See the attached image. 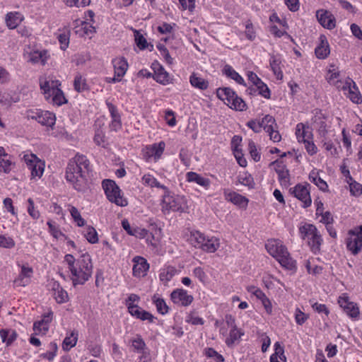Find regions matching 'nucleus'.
Returning a JSON list of instances; mask_svg holds the SVG:
<instances>
[{"label":"nucleus","mask_w":362,"mask_h":362,"mask_svg":"<svg viewBox=\"0 0 362 362\" xmlns=\"http://www.w3.org/2000/svg\"><path fill=\"white\" fill-rule=\"evenodd\" d=\"M91 172L90 160L85 155L77 153L69 160L65 177L76 190L83 192L88 187V179Z\"/></svg>","instance_id":"obj_1"},{"label":"nucleus","mask_w":362,"mask_h":362,"mask_svg":"<svg viewBox=\"0 0 362 362\" xmlns=\"http://www.w3.org/2000/svg\"><path fill=\"white\" fill-rule=\"evenodd\" d=\"M64 261L68 264L74 286L85 284L91 276L93 264L88 253L81 255L77 259L72 255L67 254L64 257Z\"/></svg>","instance_id":"obj_2"},{"label":"nucleus","mask_w":362,"mask_h":362,"mask_svg":"<svg viewBox=\"0 0 362 362\" xmlns=\"http://www.w3.org/2000/svg\"><path fill=\"white\" fill-rule=\"evenodd\" d=\"M62 83L52 76H41L39 86L45 99L53 105L61 106L68 103L64 92L60 88Z\"/></svg>","instance_id":"obj_3"},{"label":"nucleus","mask_w":362,"mask_h":362,"mask_svg":"<svg viewBox=\"0 0 362 362\" xmlns=\"http://www.w3.org/2000/svg\"><path fill=\"white\" fill-rule=\"evenodd\" d=\"M163 191L160 207L164 214H169L171 212L182 214L188 211V200L185 196L174 193L168 187H163Z\"/></svg>","instance_id":"obj_4"},{"label":"nucleus","mask_w":362,"mask_h":362,"mask_svg":"<svg viewBox=\"0 0 362 362\" xmlns=\"http://www.w3.org/2000/svg\"><path fill=\"white\" fill-rule=\"evenodd\" d=\"M265 247L268 253L275 258L281 267L288 270L296 269V261L291 258L286 247L280 240H268Z\"/></svg>","instance_id":"obj_5"},{"label":"nucleus","mask_w":362,"mask_h":362,"mask_svg":"<svg viewBox=\"0 0 362 362\" xmlns=\"http://www.w3.org/2000/svg\"><path fill=\"white\" fill-rule=\"evenodd\" d=\"M300 239L307 244L311 252L315 254L320 251L323 238L320 230L312 223H301L298 226Z\"/></svg>","instance_id":"obj_6"},{"label":"nucleus","mask_w":362,"mask_h":362,"mask_svg":"<svg viewBox=\"0 0 362 362\" xmlns=\"http://www.w3.org/2000/svg\"><path fill=\"white\" fill-rule=\"evenodd\" d=\"M140 297L137 294L131 293L125 300V305L129 314L142 321L147 320L149 322H153L156 317L149 312L143 310L139 306Z\"/></svg>","instance_id":"obj_7"},{"label":"nucleus","mask_w":362,"mask_h":362,"mask_svg":"<svg viewBox=\"0 0 362 362\" xmlns=\"http://www.w3.org/2000/svg\"><path fill=\"white\" fill-rule=\"evenodd\" d=\"M345 243L347 250L352 255H356L360 252L362 249V225L348 231Z\"/></svg>","instance_id":"obj_8"},{"label":"nucleus","mask_w":362,"mask_h":362,"mask_svg":"<svg viewBox=\"0 0 362 362\" xmlns=\"http://www.w3.org/2000/svg\"><path fill=\"white\" fill-rule=\"evenodd\" d=\"M28 168L30 170L32 178L41 177L45 170V163L33 153H25L23 158Z\"/></svg>","instance_id":"obj_9"},{"label":"nucleus","mask_w":362,"mask_h":362,"mask_svg":"<svg viewBox=\"0 0 362 362\" xmlns=\"http://www.w3.org/2000/svg\"><path fill=\"white\" fill-rule=\"evenodd\" d=\"M291 194L301 202L303 208L309 207L312 204L310 197V185L309 184H298L290 189Z\"/></svg>","instance_id":"obj_10"},{"label":"nucleus","mask_w":362,"mask_h":362,"mask_svg":"<svg viewBox=\"0 0 362 362\" xmlns=\"http://www.w3.org/2000/svg\"><path fill=\"white\" fill-rule=\"evenodd\" d=\"M338 304L346 313V314L352 319L356 320L360 315L359 308L357 303L351 301L346 293H342L338 298Z\"/></svg>","instance_id":"obj_11"},{"label":"nucleus","mask_w":362,"mask_h":362,"mask_svg":"<svg viewBox=\"0 0 362 362\" xmlns=\"http://www.w3.org/2000/svg\"><path fill=\"white\" fill-rule=\"evenodd\" d=\"M165 148V144L164 141L154 143L146 146L143 148V155L147 161L157 162L160 159Z\"/></svg>","instance_id":"obj_12"},{"label":"nucleus","mask_w":362,"mask_h":362,"mask_svg":"<svg viewBox=\"0 0 362 362\" xmlns=\"http://www.w3.org/2000/svg\"><path fill=\"white\" fill-rule=\"evenodd\" d=\"M344 91L350 100L356 104L362 103V95L356 83L349 77L345 78L344 86L340 89Z\"/></svg>","instance_id":"obj_13"},{"label":"nucleus","mask_w":362,"mask_h":362,"mask_svg":"<svg viewBox=\"0 0 362 362\" xmlns=\"http://www.w3.org/2000/svg\"><path fill=\"white\" fill-rule=\"evenodd\" d=\"M170 300L177 305L188 307L194 300V297L183 288H176L170 293Z\"/></svg>","instance_id":"obj_14"},{"label":"nucleus","mask_w":362,"mask_h":362,"mask_svg":"<svg viewBox=\"0 0 362 362\" xmlns=\"http://www.w3.org/2000/svg\"><path fill=\"white\" fill-rule=\"evenodd\" d=\"M223 196L226 201L231 202L240 209H245L247 207L249 199L240 194L229 189H225Z\"/></svg>","instance_id":"obj_15"},{"label":"nucleus","mask_w":362,"mask_h":362,"mask_svg":"<svg viewBox=\"0 0 362 362\" xmlns=\"http://www.w3.org/2000/svg\"><path fill=\"white\" fill-rule=\"evenodd\" d=\"M132 262L133 276L136 278H141L145 276L149 269V264L148 263L147 260L143 257L136 256L133 258Z\"/></svg>","instance_id":"obj_16"},{"label":"nucleus","mask_w":362,"mask_h":362,"mask_svg":"<svg viewBox=\"0 0 362 362\" xmlns=\"http://www.w3.org/2000/svg\"><path fill=\"white\" fill-rule=\"evenodd\" d=\"M316 17L320 25L328 30H332L336 26V20L334 15L325 9L317 10Z\"/></svg>","instance_id":"obj_17"},{"label":"nucleus","mask_w":362,"mask_h":362,"mask_svg":"<svg viewBox=\"0 0 362 362\" xmlns=\"http://www.w3.org/2000/svg\"><path fill=\"white\" fill-rule=\"evenodd\" d=\"M12 156L7 153L4 147L0 146V172L8 174L15 168L16 163Z\"/></svg>","instance_id":"obj_18"},{"label":"nucleus","mask_w":362,"mask_h":362,"mask_svg":"<svg viewBox=\"0 0 362 362\" xmlns=\"http://www.w3.org/2000/svg\"><path fill=\"white\" fill-rule=\"evenodd\" d=\"M272 165L278 175V180L280 185L285 187H288L290 185V175L288 169L282 162H273Z\"/></svg>","instance_id":"obj_19"},{"label":"nucleus","mask_w":362,"mask_h":362,"mask_svg":"<svg viewBox=\"0 0 362 362\" xmlns=\"http://www.w3.org/2000/svg\"><path fill=\"white\" fill-rule=\"evenodd\" d=\"M185 178L187 182L196 183L205 190H208L211 187V180L196 172H187L185 175Z\"/></svg>","instance_id":"obj_20"},{"label":"nucleus","mask_w":362,"mask_h":362,"mask_svg":"<svg viewBox=\"0 0 362 362\" xmlns=\"http://www.w3.org/2000/svg\"><path fill=\"white\" fill-rule=\"evenodd\" d=\"M326 78L329 84L334 86L339 90L344 86V83H345V79L340 78V72L334 65H330Z\"/></svg>","instance_id":"obj_21"},{"label":"nucleus","mask_w":362,"mask_h":362,"mask_svg":"<svg viewBox=\"0 0 362 362\" xmlns=\"http://www.w3.org/2000/svg\"><path fill=\"white\" fill-rule=\"evenodd\" d=\"M154 74L153 78L154 80L162 84L168 85L170 83V78L169 74L165 70V69L158 63H154L152 64Z\"/></svg>","instance_id":"obj_22"},{"label":"nucleus","mask_w":362,"mask_h":362,"mask_svg":"<svg viewBox=\"0 0 362 362\" xmlns=\"http://www.w3.org/2000/svg\"><path fill=\"white\" fill-rule=\"evenodd\" d=\"M33 269L32 267L22 265L21 271L19 275L13 281L14 285L16 286H27L30 281V278L33 275Z\"/></svg>","instance_id":"obj_23"},{"label":"nucleus","mask_w":362,"mask_h":362,"mask_svg":"<svg viewBox=\"0 0 362 362\" xmlns=\"http://www.w3.org/2000/svg\"><path fill=\"white\" fill-rule=\"evenodd\" d=\"M50 286L52 295L57 303H64L69 300L67 292L61 286L58 281H52Z\"/></svg>","instance_id":"obj_24"},{"label":"nucleus","mask_w":362,"mask_h":362,"mask_svg":"<svg viewBox=\"0 0 362 362\" xmlns=\"http://www.w3.org/2000/svg\"><path fill=\"white\" fill-rule=\"evenodd\" d=\"M128 68L129 64L124 57L115 59V82L122 81Z\"/></svg>","instance_id":"obj_25"},{"label":"nucleus","mask_w":362,"mask_h":362,"mask_svg":"<svg viewBox=\"0 0 362 362\" xmlns=\"http://www.w3.org/2000/svg\"><path fill=\"white\" fill-rule=\"evenodd\" d=\"M296 136L298 142L313 139L312 129L308 124L298 123L296 127Z\"/></svg>","instance_id":"obj_26"},{"label":"nucleus","mask_w":362,"mask_h":362,"mask_svg":"<svg viewBox=\"0 0 362 362\" xmlns=\"http://www.w3.org/2000/svg\"><path fill=\"white\" fill-rule=\"evenodd\" d=\"M24 20V16L18 11H11L6 13L5 22L9 29L17 28Z\"/></svg>","instance_id":"obj_27"},{"label":"nucleus","mask_w":362,"mask_h":362,"mask_svg":"<svg viewBox=\"0 0 362 362\" xmlns=\"http://www.w3.org/2000/svg\"><path fill=\"white\" fill-rule=\"evenodd\" d=\"M202 250L207 253H214L220 247V240L213 235H205Z\"/></svg>","instance_id":"obj_28"},{"label":"nucleus","mask_w":362,"mask_h":362,"mask_svg":"<svg viewBox=\"0 0 362 362\" xmlns=\"http://www.w3.org/2000/svg\"><path fill=\"white\" fill-rule=\"evenodd\" d=\"M319 40L320 44L316 47L315 52L318 59H324L330 53L329 45L325 35H320Z\"/></svg>","instance_id":"obj_29"},{"label":"nucleus","mask_w":362,"mask_h":362,"mask_svg":"<svg viewBox=\"0 0 362 362\" xmlns=\"http://www.w3.org/2000/svg\"><path fill=\"white\" fill-rule=\"evenodd\" d=\"M49 58V52L47 49L33 50L29 54V62L32 64H41L45 65Z\"/></svg>","instance_id":"obj_30"},{"label":"nucleus","mask_w":362,"mask_h":362,"mask_svg":"<svg viewBox=\"0 0 362 362\" xmlns=\"http://www.w3.org/2000/svg\"><path fill=\"white\" fill-rule=\"evenodd\" d=\"M281 57L279 54H271L269 57V65L276 79L283 78V72L281 68Z\"/></svg>","instance_id":"obj_31"},{"label":"nucleus","mask_w":362,"mask_h":362,"mask_svg":"<svg viewBox=\"0 0 362 362\" xmlns=\"http://www.w3.org/2000/svg\"><path fill=\"white\" fill-rule=\"evenodd\" d=\"M243 335L244 332L241 329L234 327L230 329L229 334L226 337L225 343L228 346H233L240 341Z\"/></svg>","instance_id":"obj_32"},{"label":"nucleus","mask_w":362,"mask_h":362,"mask_svg":"<svg viewBox=\"0 0 362 362\" xmlns=\"http://www.w3.org/2000/svg\"><path fill=\"white\" fill-rule=\"evenodd\" d=\"M190 85L197 89L200 90H206L209 88V81L202 77L199 74L192 73L189 76Z\"/></svg>","instance_id":"obj_33"},{"label":"nucleus","mask_w":362,"mask_h":362,"mask_svg":"<svg viewBox=\"0 0 362 362\" xmlns=\"http://www.w3.org/2000/svg\"><path fill=\"white\" fill-rule=\"evenodd\" d=\"M36 121L43 126L52 127L56 122L55 115L49 111H40Z\"/></svg>","instance_id":"obj_34"},{"label":"nucleus","mask_w":362,"mask_h":362,"mask_svg":"<svg viewBox=\"0 0 362 362\" xmlns=\"http://www.w3.org/2000/svg\"><path fill=\"white\" fill-rule=\"evenodd\" d=\"M205 234L199 230H192L189 233L188 241L191 245L197 249L202 250Z\"/></svg>","instance_id":"obj_35"},{"label":"nucleus","mask_w":362,"mask_h":362,"mask_svg":"<svg viewBox=\"0 0 362 362\" xmlns=\"http://www.w3.org/2000/svg\"><path fill=\"white\" fill-rule=\"evenodd\" d=\"M235 93L233 89L226 87L219 88L216 90L217 98L222 100L227 106L231 103Z\"/></svg>","instance_id":"obj_36"},{"label":"nucleus","mask_w":362,"mask_h":362,"mask_svg":"<svg viewBox=\"0 0 362 362\" xmlns=\"http://www.w3.org/2000/svg\"><path fill=\"white\" fill-rule=\"evenodd\" d=\"M309 180L321 191L326 192L328 190V185L320 177L318 170L314 168L310 171L309 174Z\"/></svg>","instance_id":"obj_37"},{"label":"nucleus","mask_w":362,"mask_h":362,"mask_svg":"<svg viewBox=\"0 0 362 362\" xmlns=\"http://www.w3.org/2000/svg\"><path fill=\"white\" fill-rule=\"evenodd\" d=\"M274 353L270 356V362H287L286 357L284 354V348L280 342L276 341L274 345Z\"/></svg>","instance_id":"obj_38"},{"label":"nucleus","mask_w":362,"mask_h":362,"mask_svg":"<svg viewBox=\"0 0 362 362\" xmlns=\"http://www.w3.org/2000/svg\"><path fill=\"white\" fill-rule=\"evenodd\" d=\"M223 73L237 83L245 86L243 78L230 65H225L223 69Z\"/></svg>","instance_id":"obj_39"},{"label":"nucleus","mask_w":362,"mask_h":362,"mask_svg":"<svg viewBox=\"0 0 362 362\" xmlns=\"http://www.w3.org/2000/svg\"><path fill=\"white\" fill-rule=\"evenodd\" d=\"M18 334L12 329H2L0 330V337L7 346H11L17 339Z\"/></svg>","instance_id":"obj_40"},{"label":"nucleus","mask_w":362,"mask_h":362,"mask_svg":"<svg viewBox=\"0 0 362 362\" xmlns=\"http://www.w3.org/2000/svg\"><path fill=\"white\" fill-rule=\"evenodd\" d=\"M177 274V269L172 266L164 267L160 270L159 279L164 284H168Z\"/></svg>","instance_id":"obj_41"},{"label":"nucleus","mask_w":362,"mask_h":362,"mask_svg":"<svg viewBox=\"0 0 362 362\" xmlns=\"http://www.w3.org/2000/svg\"><path fill=\"white\" fill-rule=\"evenodd\" d=\"M152 302L156 308L157 312L162 315H166L169 311V308L166 304L165 300L160 298L158 295H153L152 297Z\"/></svg>","instance_id":"obj_42"},{"label":"nucleus","mask_w":362,"mask_h":362,"mask_svg":"<svg viewBox=\"0 0 362 362\" xmlns=\"http://www.w3.org/2000/svg\"><path fill=\"white\" fill-rule=\"evenodd\" d=\"M82 37H91L92 35L95 33V28L90 22L83 21L81 26L76 30Z\"/></svg>","instance_id":"obj_43"},{"label":"nucleus","mask_w":362,"mask_h":362,"mask_svg":"<svg viewBox=\"0 0 362 362\" xmlns=\"http://www.w3.org/2000/svg\"><path fill=\"white\" fill-rule=\"evenodd\" d=\"M141 182L144 185L151 188L157 187L163 190V187H166V186L161 185L153 175L149 173L144 174L142 176Z\"/></svg>","instance_id":"obj_44"},{"label":"nucleus","mask_w":362,"mask_h":362,"mask_svg":"<svg viewBox=\"0 0 362 362\" xmlns=\"http://www.w3.org/2000/svg\"><path fill=\"white\" fill-rule=\"evenodd\" d=\"M313 124L320 132H324L326 130L325 117L320 111H317L315 113L313 117Z\"/></svg>","instance_id":"obj_45"},{"label":"nucleus","mask_w":362,"mask_h":362,"mask_svg":"<svg viewBox=\"0 0 362 362\" xmlns=\"http://www.w3.org/2000/svg\"><path fill=\"white\" fill-rule=\"evenodd\" d=\"M78 340V332L73 331L69 336H66L62 343V349L64 351H69L75 346Z\"/></svg>","instance_id":"obj_46"},{"label":"nucleus","mask_w":362,"mask_h":362,"mask_svg":"<svg viewBox=\"0 0 362 362\" xmlns=\"http://www.w3.org/2000/svg\"><path fill=\"white\" fill-rule=\"evenodd\" d=\"M346 183L349 187V192L351 196L358 197L362 194V185L355 181L352 177H348Z\"/></svg>","instance_id":"obj_47"},{"label":"nucleus","mask_w":362,"mask_h":362,"mask_svg":"<svg viewBox=\"0 0 362 362\" xmlns=\"http://www.w3.org/2000/svg\"><path fill=\"white\" fill-rule=\"evenodd\" d=\"M74 90L78 93L88 89L86 79L80 74H77L74 77Z\"/></svg>","instance_id":"obj_48"},{"label":"nucleus","mask_w":362,"mask_h":362,"mask_svg":"<svg viewBox=\"0 0 362 362\" xmlns=\"http://www.w3.org/2000/svg\"><path fill=\"white\" fill-rule=\"evenodd\" d=\"M260 125L262 126V129H264L266 132L272 131V128H277L275 119L269 115H265L260 120Z\"/></svg>","instance_id":"obj_49"},{"label":"nucleus","mask_w":362,"mask_h":362,"mask_svg":"<svg viewBox=\"0 0 362 362\" xmlns=\"http://www.w3.org/2000/svg\"><path fill=\"white\" fill-rule=\"evenodd\" d=\"M238 180L242 185L252 188L255 185L253 177L247 172L240 173L238 176Z\"/></svg>","instance_id":"obj_50"},{"label":"nucleus","mask_w":362,"mask_h":362,"mask_svg":"<svg viewBox=\"0 0 362 362\" xmlns=\"http://www.w3.org/2000/svg\"><path fill=\"white\" fill-rule=\"evenodd\" d=\"M94 141L98 145L101 146L105 148H109L110 144L106 139L104 131L103 129H98L95 131V134L94 136Z\"/></svg>","instance_id":"obj_51"},{"label":"nucleus","mask_w":362,"mask_h":362,"mask_svg":"<svg viewBox=\"0 0 362 362\" xmlns=\"http://www.w3.org/2000/svg\"><path fill=\"white\" fill-rule=\"evenodd\" d=\"M115 204L119 206H126L128 201L124 196V193L119 187L115 183Z\"/></svg>","instance_id":"obj_52"},{"label":"nucleus","mask_w":362,"mask_h":362,"mask_svg":"<svg viewBox=\"0 0 362 362\" xmlns=\"http://www.w3.org/2000/svg\"><path fill=\"white\" fill-rule=\"evenodd\" d=\"M49 350L41 354L40 355V357L42 359H46L49 361H52L54 357L56 356L58 346L57 343L52 341L49 343Z\"/></svg>","instance_id":"obj_53"},{"label":"nucleus","mask_w":362,"mask_h":362,"mask_svg":"<svg viewBox=\"0 0 362 362\" xmlns=\"http://www.w3.org/2000/svg\"><path fill=\"white\" fill-rule=\"evenodd\" d=\"M228 107L236 111H243L246 108V103L235 93L232 99L231 103L228 105Z\"/></svg>","instance_id":"obj_54"},{"label":"nucleus","mask_w":362,"mask_h":362,"mask_svg":"<svg viewBox=\"0 0 362 362\" xmlns=\"http://www.w3.org/2000/svg\"><path fill=\"white\" fill-rule=\"evenodd\" d=\"M102 187L108 200L113 203V180L105 179L102 182Z\"/></svg>","instance_id":"obj_55"},{"label":"nucleus","mask_w":362,"mask_h":362,"mask_svg":"<svg viewBox=\"0 0 362 362\" xmlns=\"http://www.w3.org/2000/svg\"><path fill=\"white\" fill-rule=\"evenodd\" d=\"M83 235L90 243L94 244L98 241V233L92 226H88L85 228L83 230Z\"/></svg>","instance_id":"obj_56"},{"label":"nucleus","mask_w":362,"mask_h":362,"mask_svg":"<svg viewBox=\"0 0 362 362\" xmlns=\"http://www.w3.org/2000/svg\"><path fill=\"white\" fill-rule=\"evenodd\" d=\"M52 318H53V312L51 310H48V312L44 313L42 315V319L40 320L37 321L36 325L43 324V325L44 326L45 325V327H43L42 328V329L44 332H48L49 328V324L52 322Z\"/></svg>","instance_id":"obj_57"},{"label":"nucleus","mask_w":362,"mask_h":362,"mask_svg":"<svg viewBox=\"0 0 362 362\" xmlns=\"http://www.w3.org/2000/svg\"><path fill=\"white\" fill-rule=\"evenodd\" d=\"M134 36L136 46L141 50H144L148 47L147 40L139 30H134Z\"/></svg>","instance_id":"obj_58"},{"label":"nucleus","mask_w":362,"mask_h":362,"mask_svg":"<svg viewBox=\"0 0 362 362\" xmlns=\"http://www.w3.org/2000/svg\"><path fill=\"white\" fill-rule=\"evenodd\" d=\"M69 211L72 218L78 226L81 227L85 225L86 221L84 218H82L76 207L71 206L69 209Z\"/></svg>","instance_id":"obj_59"},{"label":"nucleus","mask_w":362,"mask_h":362,"mask_svg":"<svg viewBox=\"0 0 362 362\" xmlns=\"http://www.w3.org/2000/svg\"><path fill=\"white\" fill-rule=\"evenodd\" d=\"M293 316L298 325H303L309 318V315L303 312L299 308H295Z\"/></svg>","instance_id":"obj_60"},{"label":"nucleus","mask_w":362,"mask_h":362,"mask_svg":"<svg viewBox=\"0 0 362 362\" xmlns=\"http://www.w3.org/2000/svg\"><path fill=\"white\" fill-rule=\"evenodd\" d=\"M132 235L135 236L136 238L142 239V238H146V240L148 243L153 245L151 240H149V233L148 231L142 228L136 227L134 228V231L132 234Z\"/></svg>","instance_id":"obj_61"},{"label":"nucleus","mask_w":362,"mask_h":362,"mask_svg":"<svg viewBox=\"0 0 362 362\" xmlns=\"http://www.w3.org/2000/svg\"><path fill=\"white\" fill-rule=\"evenodd\" d=\"M248 151L252 160L258 162L261 159V153L254 141H250L248 143Z\"/></svg>","instance_id":"obj_62"},{"label":"nucleus","mask_w":362,"mask_h":362,"mask_svg":"<svg viewBox=\"0 0 362 362\" xmlns=\"http://www.w3.org/2000/svg\"><path fill=\"white\" fill-rule=\"evenodd\" d=\"M204 354L208 358L213 359L214 362H223L224 358L213 348H207L204 350Z\"/></svg>","instance_id":"obj_63"},{"label":"nucleus","mask_w":362,"mask_h":362,"mask_svg":"<svg viewBox=\"0 0 362 362\" xmlns=\"http://www.w3.org/2000/svg\"><path fill=\"white\" fill-rule=\"evenodd\" d=\"M132 346L138 353H144L146 349V344L140 336H136L132 340Z\"/></svg>","instance_id":"obj_64"}]
</instances>
